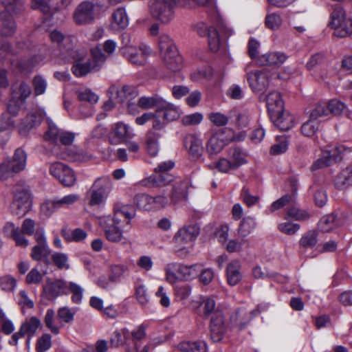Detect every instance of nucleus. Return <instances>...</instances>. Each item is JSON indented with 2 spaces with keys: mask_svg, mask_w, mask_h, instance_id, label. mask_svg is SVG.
Segmentation results:
<instances>
[{
  "mask_svg": "<svg viewBox=\"0 0 352 352\" xmlns=\"http://www.w3.org/2000/svg\"><path fill=\"white\" fill-rule=\"evenodd\" d=\"M203 303L205 316L212 314L210 322L211 338L214 342H219L226 331L223 314L219 311H214L216 303L213 298H206Z\"/></svg>",
  "mask_w": 352,
  "mask_h": 352,
  "instance_id": "4",
  "label": "nucleus"
},
{
  "mask_svg": "<svg viewBox=\"0 0 352 352\" xmlns=\"http://www.w3.org/2000/svg\"><path fill=\"white\" fill-rule=\"evenodd\" d=\"M51 259L53 263L60 270H68L69 268L68 256L63 252L51 253Z\"/></svg>",
  "mask_w": 352,
  "mask_h": 352,
  "instance_id": "51",
  "label": "nucleus"
},
{
  "mask_svg": "<svg viewBox=\"0 0 352 352\" xmlns=\"http://www.w3.org/2000/svg\"><path fill=\"white\" fill-rule=\"evenodd\" d=\"M327 104V109L329 114L331 113L335 116H339L344 113L346 111V105L341 101L333 99L329 100Z\"/></svg>",
  "mask_w": 352,
  "mask_h": 352,
  "instance_id": "55",
  "label": "nucleus"
},
{
  "mask_svg": "<svg viewBox=\"0 0 352 352\" xmlns=\"http://www.w3.org/2000/svg\"><path fill=\"white\" fill-rule=\"evenodd\" d=\"M289 141L287 137H278L276 143L270 148V154L277 155L284 153L288 149Z\"/></svg>",
  "mask_w": 352,
  "mask_h": 352,
  "instance_id": "49",
  "label": "nucleus"
},
{
  "mask_svg": "<svg viewBox=\"0 0 352 352\" xmlns=\"http://www.w3.org/2000/svg\"><path fill=\"white\" fill-rule=\"evenodd\" d=\"M275 125L282 131H287L294 125V116L289 112L284 111L279 112L277 115L270 116Z\"/></svg>",
  "mask_w": 352,
  "mask_h": 352,
  "instance_id": "29",
  "label": "nucleus"
},
{
  "mask_svg": "<svg viewBox=\"0 0 352 352\" xmlns=\"http://www.w3.org/2000/svg\"><path fill=\"white\" fill-rule=\"evenodd\" d=\"M18 172H14L7 160L0 164V180L6 181L12 178Z\"/></svg>",
  "mask_w": 352,
  "mask_h": 352,
  "instance_id": "63",
  "label": "nucleus"
},
{
  "mask_svg": "<svg viewBox=\"0 0 352 352\" xmlns=\"http://www.w3.org/2000/svg\"><path fill=\"white\" fill-rule=\"evenodd\" d=\"M69 292L72 294V300L76 304L82 302L84 289L82 286L75 282H69L67 285V294Z\"/></svg>",
  "mask_w": 352,
  "mask_h": 352,
  "instance_id": "47",
  "label": "nucleus"
},
{
  "mask_svg": "<svg viewBox=\"0 0 352 352\" xmlns=\"http://www.w3.org/2000/svg\"><path fill=\"white\" fill-rule=\"evenodd\" d=\"M130 331L127 328H122L115 331L110 338V344L113 347L122 346L126 352H134L131 344Z\"/></svg>",
  "mask_w": 352,
  "mask_h": 352,
  "instance_id": "20",
  "label": "nucleus"
},
{
  "mask_svg": "<svg viewBox=\"0 0 352 352\" xmlns=\"http://www.w3.org/2000/svg\"><path fill=\"white\" fill-rule=\"evenodd\" d=\"M1 3L5 8V11L0 14L2 21L1 34L6 36H10L14 34L16 27L11 13H20L23 8V3L20 0H1Z\"/></svg>",
  "mask_w": 352,
  "mask_h": 352,
  "instance_id": "12",
  "label": "nucleus"
},
{
  "mask_svg": "<svg viewBox=\"0 0 352 352\" xmlns=\"http://www.w3.org/2000/svg\"><path fill=\"white\" fill-rule=\"evenodd\" d=\"M44 322L49 330L54 334L57 335L60 332V329L62 327L60 322H57L55 318V312L53 309H49L47 310Z\"/></svg>",
  "mask_w": 352,
  "mask_h": 352,
  "instance_id": "43",
  "label": "nucleus"
},
{
  "mask_svg": "<svg viewBox=\"0 0 352 352\" xmlns=\"http://www.w3.org/2000/svg\"><path fill=\"white\" fill-rule=\"evenodd\" d=\"M4 232L7 234H10L12 239L16 242V244L21 247H27L28 245V241L23 235L19 228H16L14 224L8 222L4 226Z\"/></svg>",
  "mask_w": 352,
  "mask_h": 352,
  "instance_id": "38",
  "label": "nucleus"
},
{
  "mask_svg": "<svg viewBox=\"0 0 352 352\" xmlns=\"http://www.w3.org/2000/svg\"><path fill=\"white\" fill-rule=\"evenodd\" d=\"M209 120L215 126H222L228 124L229 118L221 112H212L208 115Z\"/></svg>",
  "mask_w": 352,
  "mask_h": 352,
  "instance_id": "64",
  "label": "nucleus"
},
{
  "mask_svg": "<svg viewBox=\"0 0 352 352\" xmlns=\"http://www.w3.org/2000/svg\"><path fill=\"white\" fill-rule=\"evenodd\" d=\"M56 203V206L58 208H69L74 204L78 199L79 196L76 194H69L62 197L54 199Z\"/></svg>",
  "mask_w": 352,
  "mask_h": 352,
  "instance_id": "53",
  "label": "nucleus"
},
{
  "mask_svg": "<svg viewBox=\"0 0 352 352\" xmlns=\"http://www.w3.org/2000/svg\"><path fill=\"white\" fill-rule=\"evenodd\" d=\"M52 251L48 245H36L32 248L30 257L36 261H43L48 263V257L50 256Z\"/></svg>",
  "mask_w": 352,
  "mask_h": 352,
  "instance_id": "40",
  "label": "nucleus"
},
{
  "mask_svg": "<svg viewBox=\"0 0 352 352\" xmlns=\"http://www.w3.org/2000/svg\"><path fill=\"white\" fill-rule=\"evenodd\" d=\"M133 204L141 211L155 212L166 207L169 199L164 195L151 196L145 192L136 194L133 199Z\"/></svg>",
  "mask_w": 352,
  "mask_h": 352,
  "instance_id": "13",
  "label": "nucleus"
},
{
  "mask_svg": "<svg viewBox=\"0 0 352 352\" xmlns=\"http://www.w3.org/2000/svg\"><path fill=\"white\" fill-rule=\"evenodd\" d=\"M163 98L156 96V97H141L138 100V105L143 109H152L153 107H156V110H158L160 105L162 101Z\"/></svg>",
  "mask_w": 352,
  "mask_h": 352,
  "instance_id": "48",
  "label": "nucleus"
},
{
  "mask_svg": "<svg viewBox=\"0 0 352 352\" xmlns=\"http://www.w3.org/2000/svg\"><path fill=\"white\" fill-rule=\"evenodd\" d=\"M121 220L117 217V212L113 217L105 216L100 219V225L102 228L106 239L112 243L128 244L129 240L124 235L120 228Z\"/></svg>",
  "mask_w": 352,
  "mask_h": 352,
  "instance_id": "11",
  "label": "nucleus"
},
{
  "mask_svg": "<svg viewBox=\"0 0 352 352\" xmlns=\"http://www.w3.org/2000/svg\"><path fill=\"white\" fill-rule=\"evenodd\" d=\"M319 128V122L309 118V120L301 126V133L305 136L311 137L314 135Z\"/></svg>",
  "mask_w": 352,
  "mask_h": 352,
  "instance_id": "52",
  "label": "nucleus"
},
{
  "mask_svg": "<svg viewBox=\"0 0 352 352\" xmlns=\"http://www.w3.org/2000/svg\"><path fill=\"white\" fill-rule=\"evenodd\" d=\"M230 141L226 133L220 130L210 136L206 144V151L210 155H216L221 152Z\"/></svg>",
  "mask_w": 352,
  "mask_h": 352,
  "instance_id": "18",
  "label": "nucleus"
},
{
  "mask_svg": "<svg viewBox=\"0 0 352 352\" xmlns=\"http://www.w3.org/2000/svg\"><path fill=\"white\" fill-rule=\"evenodd\" d=\"M266 104L270 116L277 115L283 111L284 109V102L281 95L278 91H272L266 96Z\"/></svg>",
  "mask_w": 352,
  "mask_h": 352,
  "instance_id": "31",
  "label": "nucleus"
},
{
  "mask_svg": "<svg viewBox=\"0 0 352 352\" xmlns=\"http://www.w3.org/2000/svg\"><path fill=\"white\" fill-rule=\"evenodd\" d=\"M50 175L63 186L71 187L76 182L74 171L67 164L62 162L52 163L49 167Z\"/></svg>",
  "mask_w": 352,
  "mask_h": 352,
  "instance_id": "16",
  "label": "nucleus"
},
{
  "mask_svg": "<svg viewBox=\"0 0 352 352\" xmlns=\"http://www.w3.org/2000/svg\"><path fill=\"white\" fill-rule=\"evenodd\" d=\"M41 326V321L35 316L27 318L21 324L20 327V333L21 336L28 335L29 338L27 342H30V337L34 336L38 328Z\"/></svg>",
  "mask_w": 352,
  "mask_h": 352,
  "instance_id": "35",
  "label": "nucleus"
},
{
  "mask_svg": "<svg viewBox=\"0 0 352 352\" xmlns=\"http://www.w3.org/2000/svg\"><path fill=\"white\" fill-rule=\"evenodd\" d=\"M341 220L334 214L321 218L318 223V229L322 232H330L341 225Z\"/></svg>",
  "mask_w": 352,
  "mask_h": 352,
  "instance_id": "36",
  "label": "nucleus"
},
{
  "mask_svg": "<svg viewBox=\"0 0 352 352\" xmlns=\"http://www.w3.org/2000/svg\"><path fill=\"white\" fill-rule=\"evenodd\" d=\"M128 270L124 265H113L110 267V278L113 282L118 283L120 278Z\"/></svg>",
  "mask_w": 352,
  "mask_h": 352,
  "instance_id": "59",
  "label": "nucleus"
},
{
  "mask_svg": "<svg viewBox=\"0 0 352 352\" xmlns=\"http://www.w3.org/2000/svg\"><path fill=\"white\" fill-rule=\"evenodd\" d=\"M32 94L31 87L25 82H21L19 86L12 89V98L24 103Z\"/></svg>",
  "mask_w": 352,
  "mask_h": 352,
  "instance_id": "39",
  "label": "nucleus"
},
{
  "mask_svg": "<svg viewBox=\"0 0 352 352\" xmlns=\"http://www.w3.org/2000/svg\"><path fill=\"white\" fill-rule=\"evenodd\" d=\"M13 168L14 172L20 173L23 170L26 166L27 154L21 148H17L11 160H6Z\"/></svg>",
  "mask_w": 352,
  "mask_h": 352,
  "instance_id": "34",
  "label": "nucleus"
},
{
  "mask_svg": "<svg viewBox=\"0 0 352 352\" xmlns=\"http://www.w3.org/2000/svg\"><path fill=\"white\" fill-rule=\"evenodd\" d=\"M68 283L62 279L47 280L43 287V292L49 299L67 294Z\"/></svg>",
  "mask_w": 352,
  "mask_h": 352,
  "instance_id": "21",
  "label": "nucleus"
},
{
  "mask_svg": "<svg viewBox=\"0 0 352 352\" xmlns=\"http://www.w3.org/2000/svg\"><path fill=\"white\" fill-rule=\"evenodd\" d=\"M197 33L201 36H208V45L210 50L217 52L220 48L221 42L217 31L206 23H200L197 28Z\"/></svg>",
  "mask_w": 352,
  "mask_h": 352,
  "instance_id": "23",
  "label": "nucleus"
},
{
  "mask_svg": "<svg viewBox=\"0 0 352 352\" xmlns=\"http://www.w3.org/2000/svg\"><path fill=\"white\" fill-rule=\"evenodd\" d=\"M185 146L188 148L189 153L194 156H199L203 149L201 140L195 135L186 138Z\"/></svg>",
  "mask_w": 352,
  "mask_h": 352,
  "instance_id": "44",
  "label": "nucleus"
},
{
  "mask_svg": "<svg viewBox=\"0 0 352 352\" xmlns=\"http://www.w3.org/2000/svg\"><path fill=\"white\" fill-rule=\"evenodd\" d=\"M112 189L111 180L107 177L98 178L86 192L85 200L90 207L105 204Z\"/></svg>",
  "mask_w": 352,
  "mask_h": 352,
  "instance_id": "5",
  "label": "nucleus"
},
{
  "mask_svg": "<svg viewBox=\"0 0 352 352\" xmlns=\"http://www.w3.org/2000/svg\"><path fill=\"white\" fill-rule=\"evenodd\" d=\"M189 180L188 179L177 178L173 184L171 201L174 204L179 201L186 200L188 196Z\"/></svg>",
  "mask_w": 352,
  "mask_h": 352,
  "instance_id": "24",
  "label": "nucleus"
},
{
  "mask_svg": "<svg viewBox=\"0 0 352 352\" xmlns=\"http://www.w3.org/2000/svg\"><path fill=\"white\" fill-rule=\"evenodd\" d=\"M329 26L333 30V36L345 38L352 34V19L347 17L343 8H334L330 14Z\"/></svg>",
  "mask_w": 352,
  "mask_h": 352,
  "instance_id": "9",
  "label": "nucleus"
},
{
  "mask_svg": "<svg viewBox=\"0 0 352 352\" xmlns=\"http://www.w3.org/2000/svg\"><path fill=\"white\" fill-rule=\"evenodd\" d=\"M110 28L114 31H120L129 25V17L124 8H117L112 14Z\"/></svg>",
  "mask_w": 352,
  "mask_h": 352,
  "instance_id": "27",
  "label": "nucleus"
},
{
  "mask_svg": "<svg viewBox=\"0 0 352 352\" xmlns=\"http://www.w3.org/2000/svg\"><path fill=\"white\" fill-rule=\"evenodd\" d=\"M201 265H185L179 263L168 264L166 268V280L171 284L178 280L190 281L198 276Z\"/></svg>",
  "mask_w": 352,
  "mask_h": 352,
  "instance_id": "6",
  "label": "nucleus"
},
{
  "mask_svg": "<svg viewBox=\"0 0 352 352\" xmlns=\"http://www.w3.org/2000/svg\"><path fill=\"white\" fill-rule=\"evenodd\" d=\"M241 265L239 261H230L226 268L227 280L230 285H237L242 279L243 274L241 272Z\"/></svg>",
  "mask_w": 352,
  "mask_h": 352,
  "instance_id": "30",
  "label": "nucleus"
},
{
  "mask_svg": "<svg viewBox=\"0 0 352 352\" xmlns=\"http://www.w3.org/2000/svg\"><path fill=\"white\" fill-rule=\"evenodd\" d=\"M158 139V134L152 131L148 132L146 135V150L148 153L152 157L156 156L159 152Z\"/></svg>",
  "mask_w": 352,
  "mask_h": 352,
  "instance_id": "46",
  "label": "nucleus"
},
{
  "mask_svg": "<svg viewBox=\"0 0 352 352\" xmlns=\"http://www.w3.org/2000/svg\"><path fill=\"white\" fill-rule=\"evenodd\" d=\"M318 232L315 230H311L302 236L300 240V245L304 248H312L318 242Z\"/></svg>",
  "mask_w": 352,
  "mask_h": 352,
  "instance_id": "57",
  "label": "nucleus"
},
{
  "mask_svg": "<svg viewBox=\"0 0 352 352\" xmlns=\"http://www.w3.org/2000/svg\"><path fill=\"white\" fill-rule=\"evenodd\" d=\"M334 184L337 189L343 190L352 184V164L342 170L335 178Z\"/></svg>",
  "mask_w": 352,
  "mask_h": 352,
  "instance_id": "32",
  "label": "nucleus"
},
{
  "mask_svg": "<svg viewBox=\"0 0 352 352\" xmlns=\"http://www.w3.org/2000/svg\"><path fill=\"white\" fill-rule=\"evenodd\" d=\"M11 209L14 213L19 216L25 215L32 205L30 191L22 186H17L12 192Z\"/></svg>",
  "mask_w": 352,
  "mask_h": 352,
  "instance_id": "15",
  "label": "nucleus"
},
{
  "mask_svg": "<svg viewBox=\"0 0 352 352\" xmlns=\"http://www.w3.org/2000/svg\"><path fill=\"white\" fill-rule=\"evenodd\" d=\"M51 41L58 45L63 54H69L73 51L74 38L70 36H64L60 31L53 30L50 33Z\"/></svg>",
  "mask_w": 352,
  "mask_h": 352,
  "instance_id": "25",
  "label": "nucleus"
},
{
  "mask_svg": "<svg viewBox=\"0 0 352 352\" xmlns=\"http://www.w3.org/2000/svg\"><path fill=\"white\" fill-rule=\"evenodd\" d=\"M175 352H207L208 345L202 340H184L173 346Z\"/></svg>",
  "mask_w": 352,
  "mask_h": 352,
  "instance_id": "26",
  "label": "nucleus"
},
{
  "mask_svg": "<svg viewBox=\"0 0 352 352\" xmlns=\"http://www.w3.org/2000/svg\"><path fill=\"white\" fill-rule=\"evenodd\" d=\"M282 23L281 16L276 13L268 14L265 17V25L270 30H278L281 26Z\"/></svg>",
  "mask_w": 352,
  "mask_h": 352,
  "instance_id": "58",
  "label": "nucleus"
},
{
  "mask_svg": "<svg viewBox=\"0 0 352 352\" xmlns=\"http://www.w3.org/2000/svg\"><path fill=\"white\" fill-rule=\"evenodd\" d=\"M91 58L85 61V53L72 51L69 55L72 56L75 64L72 67V72L76 77L86 76L90 72H98L107 60V56L99 47H95L90 50Z\"/></svg>",
  "mask_w": 352,
  "mask_h": 352,
  "instance_id": "1",
  "label": "nucleus"
},
{
  "mask_svg": "<svg viewBox=\"0 0 352 352\" xmlns=\"http://www.w3.org/2000/svg\"><path fill=\"white\" fill-rule=\"evenodd\" d=\"M148 324L146 323H142L134 328L131 332H130L131 340L133 343V348L134 352L138 350L137 342L144 340L146 338V329Z\"/></svg>",
  "mask_w": 352,
  "mask_h": 352,
  "instance_id": "42",
  "label": "nucleus"
},
{
  "mask_svg": "<svg viewBox=\"0 0 352 352\" xmlns=\"http://www.w3.org/2000/svg\"><path fill=\"white\" fill-rule=\"evenodd\" d=\"M34 91L36 96L43 94L47 89V83L46 80L40 75L34 77L32 80Z\"/></svg>",
  "mask_w": 352,
  "mask_h": 352,
  "instance_id": "62",
  "label": "nucleus"
},
{
  "mask_svg": "<svg viewBox=\"0 0 352 352\" xmlns=\"http://www.w3.org/2000/svg\"><path fill=\"white\" fill-rule=\"evenodd\" d=\"M160 56L167 69L176 72L183 68V59L172 39L167 35L160 36L159 41Z\"/></svg>",
  "mask_w": 352,
  "mask_h": 352,
  "instance_id": "2",
  "label": "nucleus"
},
{
  "mask_svg": "<svg viewBox=\"0 0 352 352\" xmlns=\"http://www.w3.org/2000/svg\"><path fill=\"white\" fill-rule=\"evenodd\" d=\"M61 234L64 239L67 242H81L87 236V232L80 228L72 230L63 229Z\"/></svg>",
  "mask_w": 352,
  "mask_h": 352,
  "instance_id": "41",
  "label": "nucleus"
},
{
  "mask_svg": "<svg viewBox=\"0 0 352 352\" xmlns=\"http://www.w3.org/2000/svg\"><path fill=\"white\" fill-rule=\"evenodd\" d=\"M255 225V221L252 218L248 217L243 219L238 229L239 234L242 237L247 236L253 231Z\"/></svg>",
  "mask_w": 352,
  "mask_h": 352,
  "instance_id": "54",
  "label": "nucleus"
},
{
  "mask_svg": "<svg viewBox=\"0 0 352 352\" xmlns=\"http://www.w3.org/2000/svg\"><path fill=\"white\" fill-rule=\"evenodd\" d=\"M41 120L42 115L38 111L30 113L18 124H16L14 121L8 117V114H3L0 119V133L17 128L20 134H25L38 125Z\"/></svg>",
  "mask_w": 352,
  "mask_h": 352,
  "instance_id": "7",
  "label": "nucleus"
},
{
  "mask_svg": "<svg viewBox=\"0 0 352 352\" xmlns=\"http://www.w3.org/2000/svg\"><path fill=\"white\" fill-rule=\"evenodd\" d=\"M252 319L250 314L248 313L245 309H241L236 311L235 314L232 316L231 320L236 325L243 327Z\"/></svg>",
  "mask_w": 352,
  "mask_h": 352,
  "instance_id": "50",
  "label": "nucleus"
},
{
  "mask_svg": "<svg viewBox=\"0 0 352 352\" xmlns=\"http://www.w3.org/2000/svg\"><path fill=\"white\" fill-rule=\"evenodd\" d=\"M224 245L225 248L229 252H240L243 248L248 247V241L245 239H230Z\"/></svg>",
  "mask_w": 352,
  "mask_h": 352,
  "instance_id": "56",
  "label": "nucleus"
},
{
  "mask_svg": "<svg viewBox=\"0 0 352 352\" xmlns=\"http://www.w3.org/2000/svg\"><path fill=\"white\" fill-rule=\"evenodd\" d=\"M248 80L254 91H262L270 84L269 74L266 71L251 72L248 74Z\"/></svg>",
  "mask_w": 352,
  "mask_h": 352,
  "instance_id": "22",
  "label": "nucleus"
},
{
  "mask_svg": "<svg viewBox=\"0 0 352 352\" xmlns=\"http://www.w3.org/2000/svg\"><path fill=\"white\" fill-rule=\"evenodd\" d=\"M111 91H116L117 96L121 102L130 101L138 96V91L135 87L129 85H123L120 89L113 86L110 89Z\"/></svg>",
  "mask_w": 352,
  "mask_h": 352,
  "instance_id": "37",
  "label": "nucleus"
},
{
  "mask_svg": "<svg viewBox=\"0 0 352 352\" xmlns=\"http://www.w3.org/2000/svg\"><path fill=\"white\" fill-rule=\"evenodd\" d=\"M247 163L248 159L245 153L240 148L234 147L229 149L226 157L219 158L211 166L221 173H228Z\"/></svg>",
  "mask_w": 352,
  "mask_h": 352,
  "instance_id": "8",
  "label": "nucleus"
},
{
  "mask_svg": "<svg viewBox=\"0 0 352 352\" xmlns=\"http://www.w3.org/2000/svg\"><path fill=\"white\" fill-rule=\"evenodd\" d=\"M199 233V229L195 225L180 228L173 236L175 252L181 256L187 255L190 252Z\"/></svg>",
  "mask_w": 352,
  "mask_h": 352,
  "instance_id": "3",
  "label": "nucleus"
},
{
  "mask_svg": "<svg viewBox=\"0 0 352 352\" xmlns=\"http://www.w3.org/2000/svg\"><path fill=\"white\" fill-rule=\"evenodd\" d=\"M309 118L315 120L318 118L327 116L329 115V110L327 109V104L326 102H318L315 103L307 113Z\"/></svg>",
  "mask_w": 352,
  "mask_h": 352,
  "instance_id": "45",
  "label": "nucleus"
},
{
  "mask_svg": "<svg viewBox=\"0 0 352 352\" xmlns=\"http://www.w3.org/2000/svg\"><path fill=\"white\" fill-rule=\"evenodd\" d=\"M158 111L162 114L164 119L167 122L177 120L182 114V111L178 106L164 99L162 100Z\"/></svg>",
  "mask_w": 352,
  "mask_h": 352,
  "instance_id": "28",
  "label": "nucleus"
},
{
  "mask_svg": "<svg viewBox=\"0 0 352 352\" xmlns=\"http://www.w3.org/2000/svg\"><path fill=\"white\" fill-rule=\"evenodd\" d=\"M135 136L133 130L129 124L118 122L113 124L107 135L109 142L112 145H119L126 142Z\"/></svg>",
  "mask_w": 352,
  "mask_h": 352,
  "instance_id": "17",
  "label": "nucleus"
},
{
  "mask_svg": "<svg viewBox=\"0 0 352 352\" xmlns=\"http://www.w3.org/2000/svg\"><path fill=\"white\" fill-rule=\"evenodd\" d=\"M135 297L140 305L145 307L149 302L147 289L144 285H138L135 287Z\"/></svg>",
  "mask_w": 352,
  "mask_h": 352,
  "instance_id": "61",
  "label": "nucleus"
},
{
  "mask_svg": "<svg viewBox=\"0 0 352 352\" xmlns=\"http://www.w3.org/2000/svg\"><path fill=\"white\" fill-rule=\"evenodd\" d=\"M120 52L131 63L141 66L146 63L152 50L150 47L144 44L139 46L133 45L127 36V41H123Z\"/></svg>",
  "mask_w": 352,
  "mask_h": 352,
  "instance_id": "10",
  "label": "nucleus"
},
{
  "mask_svg": "<svg viewBox=\"0 0 352 352\" xmlns=\"http://www.w3.org/2000/svg\"><path fill=\"white\" fill-rule=\"evenodd\" d=\"M287 58L283 52H274L264 54L258 58V63L262 65H279Z\"/></svg>",
  "mask_w": 352,
  "mask_h": 352,
  "instance_id": "33",
  "label": "nucleus"
},
{
  "mask_svg": "<svg viewBox=\"0 0 352 352\" xmlns=\"http://www.w3.org/2000/svg\"><path fill=\"white\" fill-rule=\"evenodd\" d=\"M310 217L309 213L304 210L297 208H291L287 213V218H291L296 221H305Z\"/></svg>",
  "mask_w": 352,
  "mask_h": 352,
  "instance_id": "60",
  "label": "nucleus"
},
{
  "mask_svg": "<svg viewBox=\"0 0 352 352\" xmlns=\"http://www.w3.org/2000/svg\"><path fill=\"white\" fill-rule=\"evenodd\" d=\"M102 6L99 3L85 1L81 2L74 12V20L79 25L91 23L99 15Z\"/></svg>",
  "mask_w": 352,
  "mask_h": 352,
  "instance_id": "14",
  "label": "nucleus"
},
{
  "mask_svg": "<svg viewBox=\"0 0 352 352\" xmlns=\"http://www.w3.org/2000/svg\"><path fill=\"white\" fill-rule=\"evenodd\" d=\"M45 139L53 142H57L58 140L63 145L71 144L75 139V133L61 131L54 124H50L49 129L45 135Z\"/></svg>",
  "mask_w": 352,
  "mask_h": 352,
  "instance_id": "19",
  "label": "nucleus"
}]
</instances>
